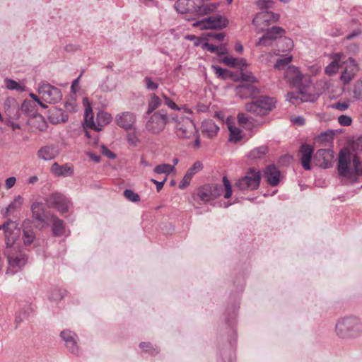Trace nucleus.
<instances>
[{"label":"nucleus","instance_id":"nucleus-14","mask_svg":"<svg viewBox=\"0 0 362 362\" xmlns=\"http://www.w3.org/2000/svg\"><path fill=\"white\" fill-rule=\"evenodd\" d=\"M209 0H191V13L197 16H203L214 13L217 6L214 3H206Z\"/></svg>","mask_w":362,"mask_h":362},{"label":"nucleus","instance_id":"nucleus-37","mask_svg":"<svg viewBox=\"0 0 362 362\" xmlns=\"http://www.w3.org/2000/svg\"><path fill=\"white\" fill-rule=\"evenodd\" d=\"M161 99L156 94H153L151 96V99L148 103L146 115H151V113H153L154 111L161 105Z\"/></svg>","mask_w":362,"mask_h":362},{"label":"nucleus","instance_id":"nucleus-55","mask_svg":"<svg viewBox=\"0 0 362 362\" xmlns=\"http://www.w3.org/2000/svg\"><path fill=\"white\" fill-rule=\"evenodd\" d=\"M144 82L146 88L149 90H156L158 88V84L153 81L151 78L149 76H146L144 78Z\"/></svg>","mask_w":362,"mask_h":362},{"label":"nucleus","instance_id":"nucleus-4","mask_svg":"<svg viewBox=\"0 0 362 362\" xmlns=\"http://www.w3.org/2000/svg\"><path fill=\"white\" fill-rule=\"evenodd\" d=\"M86 102L88 103L84 115L86 125L98 132L102 130L105 125L110 122L112 119L111 115L104 111H99L96 116V122H95L93 110L87 98H83V103Z\"/></svg>","mask_w":362,"mask_h":362},{"label":"nucleus","instance_id":"nucleus-3","mask_svg":"<svg viewBox=\"0 0 362 362\" xmlns=\"http://www.w3.org/2000/svg\"><path fill=\"white\" fill-rule=\"evenodd\" d=\"M260 182V171L250 168L247 170L244 176L236 180L234 183V189L240 191H253L259 187Z\"/></svg>","mask_w":362,"mask_h":362},{"label":"nucleus","instance_id":"nucleus-28","mask_svg":"<svg viewBox=\"0 0 362 362\" xmlns=\"http://www.w3.org/2000/svg\"><path fill=\"white\" fill-rule=\"evenodd\" d=\"M31 212L33 218L38 222L43 224L46 223V215L45 211V206L42 203L34 202L31 205Z\"/></svg>","mask_w":362,"mask_h":362},{"label":"nucleus","instance_id":"nucleus-49","mask_svg":"<svg viewBox=\"0 0 362 362\" xmlns=\"http://www.w3.org/2000/svg\"><path fill=\"white\" fill-rule=\"evenodd\" d=\"M123 194L124 197L130 202H139L140 201L139 195L132 189H127L124 191Z\"/></svg>","mask_w":362,"mask_h":362},{"label":"nucleus","instance_id":"nucleus-56","mask_svg":"<svg viewBox=\"0 0 362 362\" xmlns=\"http://www.w3.org/2000/svg\"><path fill=\"white\" fill-rule=\"evenodd\" d=\"M222 62L225 64L230 66L231 67H233V68H236L237 66H238V64H237L238 58H234L230 56H226L222 59Z\"/></svg>","mask_w":362,"mask_h":362},{"label":"nucleus","instance_id":"nucleus-57","mask_svg":"<svg viewBox=\"0 0 362 362\" xmlns=\"http://www.w3.org/2000/svg\"><path fill=\"white\" fill-rule=\"evenodd\" d=\"M338 122L342 126H349L351 124L352 119L348 115H341L338 117Z\"/></svg>","mask_w":362,"mask_h":362},{"label":"nucleus","instance_id":"nucleus-30","mask_svg":"<svg viewBox=\"0 0 362 362\" xmlns=\"http://www.w3.org/2000/svg\"><path fill=\"white\" fill-rule=\"evenodd\" d=\"M202 130L203 134L209 138H213L216 136L219 127L211 119L204 120L202 124Z\"/></svg>","mask_w":362,"mask_h":362},{"label":"nucleus","instance_id":"nucleus-10","mask_svg":"<svg viewBox=\"0 0 362 362\" xmlns=\"http://www.w3.org/2000/svg\"><path fill=\"white\" fill-rule=\"evenodd\" d=\"M6 255L8 264L7 274H14L17 273L18 271L21 270L26 264V255L14 248L7 250Z\"/></svg>","mask_w":362,"mask_h":362},{"label":"nucleus","instance_id":"nucleus-38","mask_svg":"<svg viewBox=\"0 0 362 362\" xmlns=\"http://www.w3.org/2000/svg\"><path fill=\"white\" fill-rule=\"evenodd\" d=\"M49 119L52 123L57 124L67 121L68 116L62 110H55L50 113Z\"/></svg>","mask_w":362,"mask_h":362},{"label":"nucleus","instance_id":"nucleus-60","mask_svg":"<svg viewBox=\"0 0 362 362\" xmlns=\"http://www.w3.org/2000/svg\"><path fill=\"white\" fill-rule=\"evenodd\" d=\"M101 151L103 154L108 158L113 159L116 157L115 154L105 146L101 147Z\"/></svg>","mask_w":362,"mask_h":362},{"label":"nucleus","instance_id":"nucleus-45","mask_svg":"<svg viewBox=\"0 0 362 362\" xmlns=\"http://www.w3.org/2000/svg\"><path fill=\"white\" fill-rule=\"evenodd\" d=\"M228 129L230 132L229 141L236 143L240 141L243 138L242 131L236 127L229 125Z\"/></svg>","mask_w":362,"mask_h":362},{"label":"nucleus","instance_id":"nucleus-19","mask_svg":"<svg viewBox=\"0 0 362 362\" xmlns=\"http://www.w3.org/2000/svg\"><path fill=\"white\" fill-rule=\"evenodd\" d=\"M334 152L331 149H319L314 155V160L317 164L323 168H328L332 165Z\"/></svg>","mask_w":362,"mask_h":362},{"label":"nucleus","instance_id":"nucleus-59","mask_svg":"<svg viewBox=\"0 0 362 362\" xmlns=\"http://www.w3.org/2000/svg\"><path fill=\"white\" fill-rule=\"evenodd\" d=\"M18 119H11L7 118L6 119V124L10 127H11L13 130L20 129L21 125L18 123H16L14 121L18 120Z\"/></svg>","mask_w":362,"mask_h":362},{"label":"nucleus","instance_id":"nucleus-31","mask_svg":"<svg viewBox=\"0 0 362 362\" xmlns=\"http://www.w3.org/2000/svg\"><path fill=\"white\" fill-rule=\"evenodd\" d=\"M30 221H23L22 226H23V236L22 239L23 241V243L25 245H30L33 243L35 238V234L33 230V229L29 226Z\"/></svg>","mask_w":362,"mask_h":362},{"label":"nucleus","instance_id":"nucleus-16","mask_svg":"<svg viewBox=\"0 0 362 362\" xmlns=\"http://www.w3.org/2000/svg\"><path fill=\"white\" fill-rule=\"evenodd\" d=\"M359 66L353 57H349L346 62V67L342 71L340 80L344 85L349 84L354 79L356 74L359 71Z\"/></svg>","mask_w":362,"mask_h":362},{"label":"nucleus","instance_id":"nucleus-22","mask_svg":"<svg viewBox=\"0 0 362 362\" xmlns=\"http://www.w3.org/2000/svg\"><path fill=\"white\" fill-rule=\"evenodd\" d=\"M1 229L4 231L7 244L14 243L18 235V223L8 220L4 224L0 225V230Z\"/></svg>","mask_w":362,"mask_h":362},{"label":"nucleus","instance_id":"nucleus-42","mask_svg":"<svg viewBox=\"0 0 362 362\" xmlns=\"http://www.w3.org/2000/svg\"><path fill=\"white\" fill-rule=\"evenodd\" d=\"M31 312H32V309L29 305L25 306L24 308L19 310L16 313L15 321H16V325H18V324L22 322L24 320H25L27 317H28V316L30 315Z\"/></svg>","mask_w":362,"mask_h":362},{"label":"nucleus","instance_id":"nucleus-17","mask_svg":"<svg viewBox=\"0 0 362 362\" xmlns=\"http://www.w3.org/2000/svg\"><path fill=\"white\" fill-rule=\"evenodd\" d=\"M284 33L285 30L282 28L273 26L272 28L266 30L265 35L259 39L255 45L269 46L271 45V40H276L278 37L281 38Z\"/></svg>","mask_w":362,"mask_h":362},{"label":"nucleus","instance_id":"nucleus-7","mask_svg":"<svg viewBox=\"0 0 362 362\" xmlns=\"http://www.w3.org/2000/svg\"><path fill=\"white\" fill-rule=\"evenodd\" d=\"M171 122H175V133L180 139H189L197 133L193 120L187 117L171 115Z\"/></svg>","mask_w":362,"mask_h":362},{"label":"nucleus","instance_id":"nucleus-61","mask_svg":"<svg viewBox=\"0 0 362 362\" xmlns=\"http://www.w3.org/2000/svg\"><path fill=\"white\" fill-rule=\"evenodd\" d=\"M204 47L211 53H217L218 52V47L213 44L206 42L204 44Z\"/></svg>","mask_w":362,"mask_h":362},{"label":"nucleus","instance_id":"nucleus-32","mask_svg":"<svg viewBox=\"0 0 362 362\" xmlns=\"http://www.w3.org/2000/svg\"><path fill=\"white\" fill-rule=\"evenodd\" d=\"M23 199L21 195L15 197L13 201L10 203L7 207L1 210V214L4 218H7L10 213H13L19 210L23 204Z\"/></svg>","mask_w":362,"mask_h":362},{"label":"nucleus","instance_id":"nucleus-11","mask_svg":"<svg viewBox=\"0 0 362 362\" xmlns=\"http://www.w3.org/2000/svg\"><path fill=\"white\" fill-rule=\"evenodd\" d=\"M228 20L219 14L214 15L193 23V26L199 27L201 30H222L227 27Z\"/></svg>","mask_w":362,"mask_h":362},{"label":"nucleus","instance_id":"nucleus-8","mask_svg":"<svg viewBox=\"0 0 362 362\" xmlns=\"http://www.w3.org/2000/svg\"><path fill=\"white\" fill-rule=\"evenodd\" d=\"M275 107L273 98L260 96L245 104V110L257 116H264Z\"/></svg>","mask_w":362,"mask_h":362},{"label":"nucleus","instance_id":"nucleus-25","mask_svg":"<svg viewBox=\"0 0 362 362\" xmlns=\"http://www.w3.org/2000/svg\"><path fill=\"white\" fill-rule=\"evenodd\" d=\"M264 177L268 185L276 186L280 180V172L274 165H269L264 171Z\"/></svg>","mask_w":362,"mask_h":362},{"label":"nucleus","instance_id":"nucleus-21","mask_svg":"<svg viewBox=\"0 0 362 362\" xmlns=\"http://www.w3.org/2000/svg\"><path fill=\"white\" fill-rule=\"evenodd\" d=\"M60 336L69 351L76 355L79 353V349L77 345V336L71 330H64L61 332Z\"/></svg>","mask_w":362,"mask_h":362},{"label":"nucleus","instance_id":"nucleus-20","mask_svg":"<svg viewBox=\"0 0 362 362\" xmlns=\"http://www.w3.org/2000/svg\"><path fill=\"white\" fill-rule=\"evenodd\" d=\"M136 119V115L132 112H124L115 117L116 124L126 130L132 129L134 127Z\"/></svg>","mask_w":362,"mask_h":362},{"label":"nucleus","instance_id":"nucleus-34","mask_svg":"<svg viewBox=\"0 0 362 362\" xmlns=\"http://www.w3.org/2000/svg\"><path fill=\"white\" fill-rule=\"evenodd\" d=\"M279 49H277L276 51H274V54L275 55H279V52H286V51H289L291 49H293V42L292 41V40L289 37H284V38H281L279 41Z\"/></svg>","mask_w":362,"mask_h":362},{"label":"nucleus","instance_id":"nucleus-46","mask_svg":"<svg viewBox=\"0 0 362 362\" xmlns=\"http://www.w3.org/2000/svg\"><path fill=\"white\" fill-rule=\"evenodd\" d=\"M174 165L163 163L156 165L154 168V172L158 174H165L168 175L174 170Z\"/></svg>","mask_w":362,"mask_h":362},{"label":"nucleus","instance_id":"nucleus-63","mask_svg":"<svg viewBox=\"0 0 362 362\" xmlns=\"http://www.w3.org/2000/svg\"><path fill=\"white\" fill-rule=\"evenodd\" d=\"M165 104L169 107L170 109L174 110H181L180 107H179L174 101L170 100V98H165Z\"/></svg>","mask_w":362,"mask_h":362},{"label":"nucleus","instance_id":"nucleus-64","mask_svg":"<svg viewBox=\"0 0 362 362\" xmlns=\"http://www.w3.org/2000/svg\"><path fill=\"white\" fill-rule=\"evenodd\" d=\"M16 179L15 177H10L7 178L5 181L6 187L7 189H11L13 187L16 183Z\"/></svg>","mask_w":362,"mask_h":362},{"label":"nucleus","instance_id":"nucleus-50","mask_svg":"<svg viewBox=\"0 0 362 362\" xmlns=\"http://www.w3.org/2000/svg\"><path fill=\"white\" fill-rule=\"evenodd\" d=\"M212 69L218 78L225 79L230 76L229 71L217 65H212Z\"/></svg>","mask_w":362,"mask_h":362},{"label":"nucleus","instance_id":"nucleus-35","mask_svg":"<svg viewBox=\"0 0 362 362\" xmlns=\"http://www.w3.org/2000/svg\"><path fill=\"white\" fill-rule=\"evenodd\" d=\"M52 221V231L55 236H61L64 233V225L62 220L54 216L51 217Z\"/></svg>","mask_w":362,"mask_h":362},{"label":"nucleus","instance_id":"nucleus-13","mask_svg":"<svg viewBox=\"0 0 362 362\" xmlns=\"http://www.w3.org/2000/svg\"><path fill=\"white\" fill-rule=\"evenodd\" d=\"M47 204L49 208H54L62 214L69 211L71 202L64 194L59 192L51 194L46 199Z\"/></svg>","mask_w":362,"mask_h":362},{"label":"nucleus","instance_id":"nucleus-53","mask_svg":"<svg viewBox=\"0 0 362 362\" xmlns=\"http://www.w3.org/2000/svg\"><path fill=\"white\" fill-rule=\"evenodd\" d=\"M240 79L245 82L255 83L257 81L256 77L253 75L252 72H241L240 73Z\"/></svg>","mask_w":362,"mask_h":362},{"label":"nucleus","instance_id":"nucleus-12","mask_svg":"<svg viewBox=\"0 0 362 362\" xmlns=\"http://www.w3.org/2000/svg\"><path fill=\"white\" fill-rule=\"evenodd\" d=\"M223 187L220 184H207L197 189V195L204 203L214 200L221 195Z\"/></svg>","mask_w":362,"mask_h":362},{"label":"nucleus","instance_id":"nucleus-29","mask_svg":"<svg viewBox=\"0 0 362 362\" xmlns=\"http://www.w3.org/2000/svg\"><path fill=\"white\" fill-rule=\"evenodd\" d=\"M51 171L57 176L68 177L74 174V168L69 164L60 165L57 163H54L52 165Z\"/></svg>","mask_w":362,"mask_h":362},{"label":"nucleus","instance_id":"nucleus-36","mask_svg":"<svg viewBox=\"0 0 362 362\" xmlns=\"http://www.w3.org/2000/svg\"><path fill=\"white\" fill-rule=\"evenodd\" d=\"M191 0H177L175 4L177 11L181 13H191Z\"/></svg>","mask_w":362,"mask_h":362},{"label":"nucleus","instance_id":"nucleus-58","mask_svg":"<svg viewBox=\"0 0 362 362\" xmlns=\"http://www.w3.org/2000/svg\"><path fill=\"white\" fill-rule=\"evenodd\" d=\"M191 180L192 177L185 174L179 184L180 189H183L186 188L189 185Z\"/></svg>","mask_w":362,"mask_h":362},{"label":"nucleus","instance_id":"nucleus-43","mask_svg":"<svg viewBox=\"0 0 362 362\" xmlns=\"http://www.w3.org/2000/svg\"><path fill=\"white\" fill-rule=\"evenodd\" d=\"M267 151L266 146H261L250 151L247 156L251 159H259L262 158L267 153Z\"/></svg>","mask_w":362,"mask_h":362},{"label":"nucleus","instance_id":"nucleus-62","mask_svg":"<svg viewBox=\"0 0 362 362\" xmlns=\"http://www.w3.org/2000/svg\"><path fill=\"white\" fill-rule=\"evenodd\" d=\"M333 107L341 111H345L349 108V104L346 102H337L333 105Z\"/></svg>","mask_w":362,"mask_h":362},{"label":"nucleus","instance_id":"nucleus-23","mask_svg":"<svg viewBox=\"0 0 362 362\" xmlns=\"http://www.w3.org/2000/svg\"><path fill=\"white\" fill-rule=\"evenodd\" d=\"M302 167L305 170L311 169L310 161L313 153V148L309 144H302L300 151Z\"/></svg>","mask_w":362,"mask_h":362},{"label":"nucleus","instance_id":"nucleus-26","mask_svg":"<svg viewBox=\"0 0 362 362\" xmlns=\"http://www.w3.org/2000/svg\"><path fill=\"white\" fill-rule=\"evenodd\" d=\"M343 54L341 52L334 53L331 55L332 62L325 67V72L328 76L336 74L340 66V62Z\"/></svg>","mask_w":362,"mask_h":362},{"label":"nucleus","instance_id":"nucleus-9","mask_svg":"<svg viewBox=\"0 0 362 362\" xmlns=\"http://www.w3.org/2000/svg\"><path fill=\"white\" fill-rule=\"evenodd\" d=\"M37 91L42 99L49 104H56L62 99L61 90L46 81L39 83Z\"/></svg>","mask_w":362,"mask_h":362},{"label":"nucleus","instance_id":"nucleus-18","mask_svg":"<svg viewBox=\"0 0 362 362\" xmlns=\"http://www.w3.org/2000/svg\"><path fill=\"white\" fill-rule=\"evenodd\" d=\"M4 111L7 118L19 119L21 117L20 105L16 98L8 97L4 103Z\"/></svg>","mask_w":362,"mask_h":362},{"label":"nucleus","instance_id":"nucleus-6","mask_svg":"<svg viewBox=\"0 0 362 362\" xmlns=\"http://www.w3.org/2000/svg\"><path fill=\"white\" fill-rule=\"evenodd\" d=\"M146 123V130L153 134L163 132L166 124L171 122V115H168L165 110H160L149 115Z\"/></svg>","mask_w":362,"mask_h":362},{"label":"nucleus","instance_id":"nucleus-48","mask_svg":"<svg viewBox=\"0 0 362 362\" xmlns=\"http://www.w3.org/2000/svg\"><path fill=\"white\" fill-rule=\"evenodd\" d=\"M203 168V164L202 163V162L200 161H196L191 168H189L187 173L185 174H187V175H189V177H191L192 178V177L197 174L198 172H199L200 170H202Z\"/></svg>","mask_w":362,"mask_h":362},{"label":"nucleus","instance_id":"nucleus-47","mask_svg":"<svg viewBox=\"0 0 362 362\" xmlns=\"http://www.w3.org/2000/svg\"><path fill=\"white\" fill-rule=\"evenodd\" d=\"M258 8L261 10L272 8L275 4L274 0H255Z\"/></svg>","mask_w":362,"mask_h":362},{"label":"nucleus","instance_id":"nucleus-15","mask_svg":"<svg viewBox=\"0 0 362 362\" xmlns=\"http://www.w3.org/2000/svg\"><path fill=\"white\" fill-rule=\"evenodd\" d=\"M279 19V15L273 12L259 13L252 20V24L256 27L257 33L264 32L265 27L269 25L271 21L276 22Z\"/></svg>","mask_w":362,"mask_h":362},{"label":"nucleus","instance_id":"nucleus-24","mask_svg":"<svg viewBox=\"0 0 362 362\" xmlns=\"http://www.w3.org/2000/svg\"><path fill=\"white\" fill-rule=\"evenodd\" d=\"M59 153V148L54 145H47L41 147L37 153V157L43 160H51Z\"/></svg>","mask_w":362,"mask_h":362},{"label":"nucleus","instance_id":"nucleus-44","mask_svg":"<svg viewBox=\"0 0 362 362\" xmlns=\"http://www.w3.org/2000/svg\"><path fill=\"white\" fill-rule=\"evenodd\" d=\"M66 294V291L62 288H54L49 291L48 298L50 301L57 302L62 300Z\"/></svg>","mask_w":362,"mask_h":362},{"label":"nucleus","instance_id":"nucleus-33","mask_svg":"<svg viewBox=\"0 0 362 362\" xmlns=\"http://www.w3.org/2000/svg\"><path fill=\"white\" fill-rule=\"evenodd\" d=\"M238 124L244 129L251 130L254 127V119L243 112H239L237 116Z\"/></svg>","mask_w":362,"mask_h":362},{"label":"nucleus","instance_id":"nucleus-2","mask_svg":"<svg viewBox=\"0 0 362 362\" xmlns=\"http://www.w3.org/2000/svg\"><path fill=\"white\" fill-rule=\"evenodd\" d=\"M335 332L342 339L357 337L362 334V322L355 316L341 318L335 325Z\"/></svg>","mask_w":362,"mask_h":362},{"label":"nucleus","instance_id":"nucleus-27","mask_svg":"<svg viewBox=\"0 0 362 362\" xmlns=\"http://www.w3.org/2000/svg\"><path fill=\"white\" fill-rule=\"evenodd\" d=\"M235 91L241 98H247L256 94L257 89L252 83H243L236 87Z\"/></svg>","mask_w":362,"mask_h":362},{"label":"nucleus","instance_id":"nucleus-52","mask_svg":"<svg viewBox=\"0 0 362 362\" xmlns=\"http://www.w3.org/2000/svg\"><path fill=\"white\" fill-rule=\"evenodd\" d=\"M223 182L225 187L224 198L229 199L232 195V187L230 182L228 180L227 177L224 176L223 177Z\"/></svg>","mask_w":362,"mask_h":362},{"label":"nucleus","instance_id":"nucleus-40","mask_svg":"<svg viewBox=\"0 0 362 362\" xmlns=\"http://www.w3.org/2000/svg\"><path fill=\"white\" fill-rule=\"evenodd\" d=\"M293 57L291 54H286L279 58L274 64V69L281 70L284 69L291 62Z\"/></svg>","mask_w":362,"mask_h":362},{"label":"nucleus","instance_id":"nucleus-41","mask_svg":"<svg viewBox=\"0 0 362 362\" xmlns=\"http://www.w3.org/2000/svg\"><path fill=\"white\" fill-rule=\"evenodd\" d=\"M5 87L8 90H17L18 92H24L25 90V86L23 84H20L17 81L10 79V78H6L4 80Z\"/></svg>","mask_w":362,"mask_h":362},{"label":"nucleus","instance_id":"nucleus-1","mask_svg":"<svg viewBox=\"0 0 362 362\" xmlns=\"http://www.w3.org/2000/svg\"><path fill=\"white\" fill-rule=\"evenodd\" d=\"M337 168L339 175L345 177L352 185L362 177V162L356 154L341 151Z\"/></svg>","mask_w":362,"mask_h":362},{"label":"nucleus","instance_id":"nucleus-51","mask_svg":"<svg viewBox=\"0 0 362 362\" xmlns=\"http://www.w3.org/2000/svg\"><path fill=\"white\" fill-rule=\"evenodd\" d=\"M353 93L356 100H362V78L356 81Z\"/></svg>","mask_w":362,"mask_h":362},{"label":"nucleus","instance_id":"nucleus-5","mask_svg":"<svg viewBox=\"0 0 362 362\" xmlns=\"http://www.w3.org/2000/svg\"><path fill=\"white\" fill-rule=\"evenodd\" d=\"M285 77L294 86L299 89L301 95H305L308 88L312 86L310 76H303L299 69L294 66H288L285 74Z\"/></svg>","mask_w":362,"mask_h":362},{"label":"nucleus","instance_id":"nucleus-54","mask_svg":"<svg viewBox=\"0 0 362 362\" xmlns=\"http://www.w3.org/2000/svg\"><path fill=\"white\" fill-rule=\"evenodd\" d=\"M140 347L146 352H149L152 355H156L158 353V350L151 346V344L148 342H141Z\"/></svg>","mask_w":362,"mask_h":362},{"label":"nucleus","instance_id":"nucleus-39","mask_svg":"<svg viewBox=\"0 0 362 362\" xmlns=\"http://www.w3.org/2000/svg\"><path fill=\"white\" fill-rule=\"evenodd\" d=\"M35 107L36 105L35 102L25 99L22 103L20 109L24 114L30 116L35 113Z\"/></svg>","mask_w":362,"mask_h":362}]
</instances>
